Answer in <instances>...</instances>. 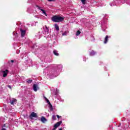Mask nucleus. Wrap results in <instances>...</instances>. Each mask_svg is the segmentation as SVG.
Segmentation results:
<instances>
[{
	"label": "nucleus",
	"mask_w": 130,
	"mask_h": 130,
	"mask_svg": "<svg viewBox=\"0 0 130 130\" xmlns=\"http://www.w3.org/2000/svg\"><path fill=\"white\" fill-rule=\"evenodd\" d=\"M57 69L56 71L53 70L52 71V76H51V79H53V78H55V77H57L58 75H59V70L62 69V65L60 64L57 66Z\"/></svg>",
	"instance_id": "nucleus-1"
},
{
	"label": "nucleus",
	"mask_w": 130,
	"mask_h": 130,
	"mask_svg": "<svg viewBox=\"0 0 130 130\" xmlns=\"http://www.w3.org/2000/svg\"><path fill=\"white\" fill-rule=\"evenodd\" d=\"M63 20H64V18L59 16L55 15L51 18V20L54 23H59V22H62Z\"/></svg>",
	"instance_id": "nucleus-2"
},
{
	"label": "nucleus",
	"mask_w": 130,
	"mask_h": 130,
	"mask_svg": "<svg viewBox=\"0 0 130 130\" xmlns=\"http://www.w3.org/2000/svg\"><path fill=\"white\" fill-rule=\"evenodd\" d=\"M43 34L45 35V38H50V34L49 33V28L47 27V26L45 25V27H43Z\"/></svg>",
	"instance_id": "nucleus-3"
},
{
	"label": "nucleus",
	"mask_w": 130,
	"mask_h": 130,
	"mask_svg": "<svg viewBox=\"0 0 130 130\" xmlns=\"http://www.w3.org/2000/svg\"><path fill=\"white\" fill-rule=\"evenodd\" d=\"M3 74V77L6 78L7 76H8V74H9V70H6L5 71H2L0 72V76Z\"/></svg>",
	"instance_id": "nucleus-4"
},
{
	"label": "nucleus",
	"mask_w": 130,
	"mask_h": 130,
	"mask_svg": "<svg viewBox=\"0 0 130 130\" xmlns=\"http://www.w3.org/2000/svg\"><path fill=\"white\" fill-rule=\"evenodd\" d=\"M30 118H31V117H35L36 118H37V117H38V116H37V114L34 112H32L30 116H29Z\"/></svg>",
	"instance_id": "nucleus-5"
},
{
	"label": "nucleus",
	"mask_w": 130,
	"mask_h": 130,
	"mask_svg": "<svg viewBox=\"0 0 130 130\" xmlns=\"http://www.w3.org/2000/svg\"><path fill=\"white\" fill-rule=\"evenodd\" d=\"M36 8H38V10H40L43 13V14H44L46 16H47L46 14V12H45V11L43 9H41V7H39L38 5H36Z\"/></svg>",
	"instance_id": "nucleus-6"
},
{
	"label": "nucleus",
	"mask_w": 130,
	"mask_h": 130,
	"mask_svg": "<svg viewBox=\"0 0 130 130\" xmlns=\"http://www.w3.org/2000/svg\"><path fill=\"white\" fill-rule=\"evenodd\" d=\"M17 103V99L13 98L10 100V103L11 105H14L15 103Z\"/></svg>",
	"instance_id": "nucleus-7"
},
{
	"label": "nucleus",
	"mask_w": 130,
	"mask_h": 130,
	"mask_svg": "<svg viewBox=\"0 0 130 130\" xmlns=\"http://www.w3.org/2000/svg\"><path fill=\"white\" fill-rule=\"evenodd\" d=\"M20 32H21V37H24L26 34V30L21 28Z\"/></svg>",
	"instance_id": "nucleus-8"
},
{
	"label": "nucleus",
	"mask_w": 130,
	"mask_h": 130,
	"mask_svg": "<svg viewBox=\"0 0 130 130\" xmlns=\"http://www.w3.org/2000/svg\"><path fill=\"white\" fill-rule=\"evenodd\" d=\"M62 121H59V122H57L56 124H54V127H56V128H57V127H58L59 126L60 124H61Z\"/></svg>",
	"instance_id": "nucleus-9"
},
{
	"label": "nucleus",
	"mask_w": 130,
	"mask_h": 130,
	"mask_svg": "<svg viewBox=\"0 0 130 130\" xmlns=\"http://www.w3.org/2000/svg\"><path fill=\"white\" fill-rule=\"evenodd\" d=\"M41 121H42V122H43V123H45V122H46V121H47V119L46 118H45V117L42 116L41 118Z\"/></svg>",
	"instance_id": "nucleus-10"
},
{
	"label": "nucleus",
	"mask_w": 130,
	"mask_h": 130,
	"mask_svg": "<svg viewBox=\"0 0 130 130\" xmlns=\"http://www.w3.org/2000/svg\"><path fill=\"white\" fill-rule=\"evenodd\" d=\"M95 54H96V52L93 50L89 52V55L90 56H93V55H95Z\"/></svg>",
	"instance_id": "nucleus-11"
},
{
	"label": "nucleus",
	"mask_w": 130,
	"mask_h": 130,
	"mask_svg": "<svg viewBox=\"0 0 130 130\" xmlns=\"http://www.w3.org/2000/svg\"><path fill=\"white\" fill-rule=\"evenodd\" d=\"M37 87H38V85L37 84H35L33 85V89L35 92L37 91Z\"/></svg>",
	"instance_id": "nucleus-12"
},
{
	"label": "nucleus",
	"mask_w": 130,
	"mask_h": 130,
	"mask_svg": "<svg viewBox=\"0 0 130 130\" xmlns=\"http://www.w3.org/2000/svg\"><path fill=\"white\" fill-rule=\"evenodd\" d=\"M54 27H55L56 31H59V27L58 26V25H57V24L55 23L54 24Z\"/></svg>",
	"instance_id": "nucleus-13"
},
{
	"label": "nucleus",
	"mask_w": 130,
	"mask_h": 130,
	"mask_svg": "<svg viewBox=\"0 0 130 130\" xmlns=\"http://www.w3.org/2000/svg\"><path fill=\"white\" fill-rule=\"evenodd\" d=\"M53 52L54 55H56V56H58V55H59L58 54V52H57V51L56 50H54Z\"/></svg>",
	"instance_id": "nucleus-14"
},
{
	"label": "nucleus",
	"mask_w": 130,
	"mask_h": 130,
	"mask_svg": "<svg viewBox=\"0 0 130 130\" xmlns=\"http://www.w3.org/2000/svg\"><path fill=\"white\" fill-rule=\"evenodd\" d=\"M32 82H33V80L31 79H26V83H27V84H31Z\"/></svg>",
	"instance_id": "nucleus-15"
},
{
	"label": "nucleus",
	"mask_w": 130,
	"mask_h": 130,
	"mask_svg": "<svg viewBox=\"0 0 130 130\" xmlns=\"http://www.w3.org/2000/svg\"><path fill=\"white\" fill-rule=\"evenodd\" d=\"M108 41V36H106L105 38V41H104L105 44H106Z\"/></svg>",
	"instance_id": "nucleus-16"
},
{
	"label": "nucleus",
	"mask_w": 130,
	"mask_h": 130,
	"mask_svg": "<svg viewBox=\"0 0 130 130\" xmlns=\"http://www.w3.org/2000/svg\"><path fill=\"white\" fill-rule=\"evenodd\" d=\"M49 109L50 110V111H52L53 108L52 107V105H51V104L50 103H49Z\"/></svg>",
	"instance_id": "nucleus-17"
},
{
	"label": "nucleus",
	"mask_w": 130,
	"mask_h": 130,
	"mask_svg": "<svg viewBox=\"0 0 130 130\" xmlns=\"http://www.w3.org/2000/svg\"><path fill=\"white\" fill-rule=\"evenodd\" d=\"M80 34H81V31L80 30H78L76 33V36H79Z\"/></svg>",
	"instance_id": "nucleus-18"
},
{
	"label": "nucleus",
	"mask_w": 130,
	"mask_h": 130,
	"mask_svg": "<svg viewBox=\"0 0 130 130\" xmlns=\"http://www.w3.org/2000/svg\"><path fill=\"white\" fill-rule=\"evenodd\" d=\"M52 119L53 120H56V116L54 115L52 116Z\"/></svg>",
	"instance_id": "nucleus-19"
},
{
	"label": "nucleus",
	"mask_w": 130,
	"mask_h": 130,
	"mask_svg": "<svg viewBox=\"0 0 130 130\" xmlns=\"http://www.w3.org/2000/svg\"><path fill=\"white\" fill-rule=\"evenodd\" d=\"M83 5H86V0H80Z\"/></svg>",
	"instance_id": "nucleus-20"
},
{
	"label": "nucleus",
	"mask_w": 130,
	"mask_h": 130,
	"mask_svg": "<svg viewBox=\"0 0 130 130\" xmlns=\"http://www.w3.org/2000/svg\"><path fill=\"white\" fill-rule=\"evenodd\" d=\"M45 99L47 103H48V104H49V103H50V102H49V100H48V99H47L46 98H45Z\"/></svg>",
	"instance_id": "nucleus-21"
},
{
	"label": "nucleus",
	"mask_w": 130,
	"mask_h": 130,
	"mask_svg": "<svg viewBox=\"0 0 130 130\" xmlns=\"http://www.w3.org/2000/svg\"><path fill=\"white\" fill-rule=\"evenodd\" d=\"M67 31H65L64 32H63V33L62 34V36H67Z\"/></svg>",
	"instance_id": "nucleus-22"
},
{
	"label": "nucleus",
	"mask_w": 130,
	"mask_h": 130,
	"mask_svg": "<svg viewBox=\"0 0 130 130\" xmlns=\"http://www.w3.org/2000/svg\"><path fill=\"white\" fill-rule=\"evenodd\" d=\"M58 89H56L55 95H57V94H58Z\"/></svg>",
	"instance_id": "nucleus-23"
},
{
	"label": "nucleus",
	"mask_w": 130,
	"mask_h": 130,
	"mask_svg": "<svg viewBox=\"0 0 130 130\" xmlns=\"http://www.w3.org/2000/svg\"><path fill=\"white\" fill-rule=\"evenodd\" d=\"M8 87L9 88V89H12V86H11V85H8Z\"/></svg>",
	"instance_id": "nucleus-24"
},
{
	"label": "nucleus",
	"mask_w": 130,
	"mask_h": 130,
	"mask_svg": "<svg viewBox=\"0 0 130 130\" xmlns=\"http://www.w3.org/2000/svg\"><path fill=\"white\" fill-rule=\"evenodd\" d=\"M56 128L55 127H54V128L52 129V130H56Z\"/></svg>",
	"instance_id": "nucleus-25"
},
{
	"label": "nucleus",
	"mask_w": 130,
	"mask_h": 130,
	"mask_svg": "<svg viewBox=\"0 0 130 130\" xmlns=\"http://www.w3.org/2000/svg\"><path fill=\"white\" fill-rule=\"evenodd\" d=\"M114 5H115L114 4H113V5L112 4H110V6H111V7H112L113 6H114Z\"/></svg>",
	"instance_id": "nucleus-26"
},
{
	"label": "nucleus",
	"mask_w": 130,
	"mask_h": 130,
	"mask_svg": "<svg viewBox=\"0 0 130 130\" xmlns=\"http://www.w3.org/2000/svg\"><path fill=\"white\" fill-rule=\"evenodd\" d=\"M48 2H53V0H47Z\"/></svg>",
	"instance_id": "nucleus-27"
},
{
	"label": "nucleus",
	"mask_w": 130,
	"mask_h": 130,
	"mask_svg": "<svg viewBox=\"0 0 130 130\" xmlns=\"http://www.w3.org/2000/svg\"><path fill=\"white\" fill-rule=\"evenodd\" d=\"M56 116H57V118H59V116L58 115H57Z\"/></svg>",
	"instance_id": "nucleus-28"
},
{
	"label": "nucleus",
	"mask_w": 130,
	"mask_h": 130,
	"mask_svg": "<svg viewBox=\"0 0 130 130\" xmlns=\"http://www.w3.org/2000/svg\"><path fill=\"white\" fill-rule=\"evenodd\" d=\"M10 61H11V62H14V60H11Z\"/></svg>",
	"instance_id": "nucleus-29"
},
{
	"label": "nucleus",
	"mask_w": 130,
	"mask_h": 130,
	"mask_svg": "<svg viewBox=\"0 0 130 130\" xmlns=\"http://www.w3.org/2000/svg\"><path fill=\"white\" fill-rule=\"evenodd\" d=\"M2 130H7V129H6V128H3L2 129Z\"/></svg>",
	"instance_id": "nucleus-30"
},
{
	"label": "nucleus",
	"mask_w": 130,
	"mask_h": 130,
	"mask_svg": "<svg viewBox=\"0 0 130 130\" xmlns=\"http://www.w3.org/2000/svg\"><path fill=\"white\" fill-rule=\"evenodd\" d=\"M6 127V124H4L3 125V127Z\"/></svg>",
	"instance_id": "nucleus-31"
},
{
	"label": "nucleus",
	"mask_w": 130,
	"mask_h": 130,
	"mask_svg": "<svg viewBox=\"0 0 130 130\" xmlns=\"http://www.w3.org/2000/svg\"><path fill=\"white\" fill-rule=\"evenodd\" d=\"M102 28H103V24H101Z\"/></svg>",
	"instance_id": "nucleus-32"
},
{
	"label": "nucleus",
	"mask_w": 130,
	"mask_h": 130,
	"mask_svg": "<svg viewBox=\"0 0 130 130\" xmlns=\"http://www.w3.org/2000/svg\"><path fill=\"white\" fill-rule=\"evenodd\" d=\"M83 60H84V61H86V59H83Z\"/></svg>",
	"instance_id": "nucleus-33"
},
{
	"label": "nucleus",
	"mask_w": 130,
	"mask_h": 130,
	"mask_svg": "<svg viewBox=\"0 0 130 130\" xmlns=\"http://www.w3.org/2000/svg\"><path fill=\"white\" fill-rule=\"evenodd\" d=\"M83 60H84V61H86V59H83Z\"/></svg>",
	"instance_id": "nucleus-34"
},
{
	"label": "nucleus",
	"mask_w": 130,
	"mask_h": 130,
	"mask_svg": "<svg viewBox=\"0 0 130 130\" xmlns=\"http://www.w3.org/2000/svg\"><path fill=\"white\" fill-rule=\"evenodd\" d=\"M59 130H62V128H60V129H59Z\"/></svg>",
	"instance_id": "nucleus-35"
},
{
	"label": "nucleus",
	"mask_w": 130,
	"mask_h": 130,
	"mask_svg": "<svg viewBox=\"0 0 130 130\" xmlns=\"http://www.w3.org/2000/svg\"><path fill=\"white\" fill-rule=\"evenodd\" d=\"M14 33H15V32H13V35H14Z\"/></svg>",
	"instance_id": "nucleus-36"
},
{
	"label": "nucleus",
	"mask_w": 130,
	"mask_h": 130,
	"mask_svg": "<svg viewBox=\"0 0 130 130\" xmlns=\"http://www.w3.org/2000/svg\"><path fill=\"white\" fill-rule=\"evenodd\" d=\"M103 31H105V29H103Z\"/></svg>",
	"instance_id": "nucleus-37"
},
{
	"label": "nucleus",
	"mask_w": 130,
	"mask_h": 130,
	"mask_svg": "<svg viewBox=\"0 0 130 130\" xmlns=\"http://www.w3.org/2000/svg\"><path fill=\"white\" fill-rule=\"evenodd\" d=\"M91 38H93V37H91Z\"/></svg>",
	"instance_id": "nucleus-38"
}]
</instances>
